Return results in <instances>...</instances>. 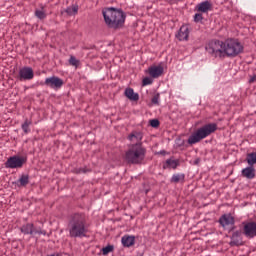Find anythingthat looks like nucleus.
Masks as SVG:
<instances>
[{
  "label": "nucleus",
  "mask_w": 256,
  "mask_h": 256,
  "mask_svg": "<svg viewBox=\"0 0 256 256\" xmlns=\"http://www.w3.org/2000/svg\"><path fill=\"white\" fill-rule=\"evenodd\" d=\"M206 51L212 57H237L243 51V44L238 39L228 38L225 41L213 40L206 46Z\"/></svg>",
  "instance_id": "nucleus-1"
},
{
  "label": "nucleus",
  "mask_w": 256,
  "mask_h": 256,
  "mask_svg": "<svg viewBox=\"0 0 256 256\" xmlns=\"http://www.w3.org/2000/svg\"><path fill=\"white\" fill-rule=\"evenodd\" d=\"M66 231L71 239H83L89 233V224H87V216L84 213H73L68 217Z\"/></svg>",
  "instance_id": "nucleus-2"
},
{
  "label": "nucleus",
  "mask_w": 256,
  "mask_h": 256,
  "mask_svg": "<svg viewBox=\"0 0 256 256\" xmlns=\"http://www.w3.org/2000/svg\"><path fill=\"white\" fill-rule=\"evenodd\" d=\"M147 149L143 147V143H135L129 146L125 152L124 159L128 165H141L145 161Z\"/></svg>",
  "instance_id": "nucleus-3"
},
{
  "label": "nucleus",
  "mask_w": 256,
  "mask_h": 256,
  "mask_svg": "<svg viewBox=\"0 0 256 256\" xmlns=\"http://www.w3.org/2000/svg\"><path fill=\"white\" fill-rule=\"evenodd\" d=\"M103 17L106 25L111 29H119L125 23V13L123 10L108 8L103 11Z\"/></svg>",
  "instance_id": "nucleus-4"
},
{
  "label": "nucleus",
  "mask_w": 256,
  "mask_h": 256,
  "mask_svg": "<svg viewBox=\"0 0 256 256\" xmlns=\"http://www.w3.org/2000/svg\"><path fill=\"white\" fill-rule=\"evenodd\" d=\"M215 131H217L216 123L205 124L188 138V143L189 145H195V143H199L202 139H206V137H209V135H212Z\"/></svg>",
  "instance_id": "nucleus-5"
},
{
  "label": "nucleus",
  "mask_w": 256,
  "mask_h": 256,
  "mask_svg": "<svg viewBox=\"0 0 256 256\" xmlns=\"http://www.w3.org/2000/svg\"><path fill=\"white\" fill-rule=\"evenodd\" d=\"M25 161L26 160L23 157L12 156L6 161L5 167L7 169H20V167H23V165H25Z\"/></svg>",
  "instance_id": "nucleus-6"
},
{
  "label": "nucleus",
  "mask_w": 256,
  "mask_h": 256,
  "mask_svg": "<svg viewBox=\"0 0 256 256\" xmlns=\"http://www.w3.org/2000/svg\"><path fill=\"white\" fill-rule=\"evenodd\" d=\"M243 234L245 237H248V239H253V237H256V222L255 221H248L243 222Z\"/></svg>",
  "instance_id": "nucleus-7"
},
{
  "label": "nucleus",
  "mask_w": 256,
  "mask_h": 256,
  "mask_svg": "<svg viewBox=\"0 0 256 256\" xmlns=\"http://www.w3.org/2000/svg\"><path fill=\"white\" fill-rule=\"evenodd\" d=\"M34 77L35 73L33 72V68L23 67L19 70L17 79L19 81H31Z\"/></svg>",
  "instance_id": "nucleus-8"
},
{
  "label": "nucleus",
  "mask_w": 256,
  "mask_h": 256,
  "mask_svg": "<svg viewBox=\"0 0 256 256\" xmlns=\"http://www.w3.org/2000/svg\"><path fill=\"white\" fill-rule=\"evenodd\" d=\"M44 85L50 87V89H61V87H63V79L57 76H52L45 79Z\"/></svg>",
  "instance_id": "nucleus-9"
},
{
  "label": "nucleus",
  "mask_w": 256,
  "mask_h": 256,
  "mask_svg": "<svg viewBox=\"0 0 256 256\" xmlns=\"http://www.w3.org/2000/svg\"><path fill=\"white\" fill-rule=\"evenodd\" d=\"M218 222L221 225V227H223L224 229H227V227H234L235 226V217H233V215H231V213L223 214L219 218Z\"/></svg>",
  "instance_id": "nucleus-10"
},
{
  "label": "nucleus",
  "mask_w": 256,
  "mask_h": 256,
  "mask_svg": "<svg viewBox=\"0 0 256 256\" xmlns=\"http://www.w3.org/2000/svg\"><path fill=\"white\" fill-rule=\"evenodd\" d=\"M178 41H187L189 39V25H182L176 34Z\"/></svg>",
  "instance_id": "nucleus-11"
},
{
  "label": "nucleus",
  "mask_w": 256,
  "mask_h": 256,
  "mask_svg": "<svg viewBox=\"0 0 256 256\" xmlns=\"http://www.w3.org/2000/svg\"><path fill=\"white\" fill-rule=\"evenodd\" d=\"M211 9H213V4H211V1L209 0L201 2L197 5V11L200 13H209Z\"/></svg>",
  "instance_id": "nucleus-12"
},
{
  "label": "nucleus",
  "mask_w": 256,
  "mask_h": 256,
  "mask_svg": "<svg viewBox=\"0 0 256 256\" xmlns=\"http://www.w3.org/2000/svg\"><path fill=\"white\" fill-rule=\"evenodd\" d=\"M242 177H245V179H255L256 171L255 167L248 166L241 171Z\"/></svg>",
  "instance_id": "nucleus-13"
},
{
  "label": "nucleus",
  "mask_w": 256,
  "mask_h": 256,
  "mask_svg": "<svg viewBox=\"0 0 256 256\" xmlns=\"http://www.w3.org/2000/svg\"><path fill=\"white\" fill-rule=\"evenodd\" d=\"M148 73L153 79H157L163 75V66H152L148 69Z\"/></svg>",
  "instance_id": "nucleus-14"
},
{
  "label": "nucleus",
  "mask_w": 256,
  "mask_h": 256,
  "mask_svg": "<svg viewBox=\"0 0 256 256\" xmlns=\"http://www.w3.org/2000/svg\"><path fill=\"white\" fill-rule=\"evenodd\" d=\"M123 247H133L135 245V236L124 235L121 238Z\"/></svg>",
  "instance_id": "nucleus-15"
},
{
  "label": "nucleus",
  "mask_w": 256,
  "mask_h": 256,
  "mask_svg": "<svg viewBox=\"0 0 256 256\" xmlns=\"http://www.w3.org/2000/svg\"><path fill=\"white\" fill-rule=\"evenodd\" d=\"M124 95L130 101H137L139 99V93H135L133 88H126L124 91Z\"/></svg>",
  "instance_id": "nucleus-16"
},
{
  "label": "nucleus",
  "mask_w": 256,
  "mask_h": 256,
  "mask_svg": "<svg viewBox=\"0 0 256 256\" xmlns=\"http://www.w3.org/2000/svg\"><path fill=\"white\" fill-rule=\"evenodd\" d=\"M178 165H179V160H177V159L175 160L173 158H169L163 164V169H177Z\"/></svg>",
  "instance_id": "nucleus-17"
},
{
  "label": "nucleus",
  "mask_w": 256,
  "mask_h": 256,
  "mask_svg": "<svg viewBox=\"0 0 256 256\" xmlns=\"http://www.w3.org/2000/svg\"><path fill=\"white\" fill-rule=\"evenodd\" d=\"M21 232L24 235H34L35 225H33L32 223L25 224L21 227Z\"/></svg>",
  "instance_id": "nucleus-18"
},
{
  "label": "nucleus",
  "mask_w": 256,
  "mask_h": 256,
  "mask_svg": "<svg viewBox=\"0 0 256 256\" xmlns=\"http://www.w3.org/2000/svg\"><path fill=\"white\" fill-rule=\"evenodd\" d=\"M129 141L132 142H136V143H142L141 141H143V133L141 132H132L129 136H128Z\"/></svg>",
  "instance_id": "nucleus-19"
},
{
  "label": "nucleus",
  "mask_w": 256,
  "mask_h": 256,
  "mask_svg": "<svg viewBox=\"0 0 256 256\" xmlns=\"http://www.w3.org/2000/svg\"><path fill=\"white\" fill-rule=\"evenodd\" d=\"M246 161L250 167L256 165V152L248 153L246 156Z\"/></svg>",
  "instance_id": "nucleus-20"
},
{
  "label": "nucleus",
  "mask_w": 256,
  "mask_h": 256,
  "mask_svg": "<svg viewBox=\"0 0 256 256\" xmlns=\"http://www.w3.org/2000/svg\"><path fill=\"white\" fill-rule=\"evenodd\" d=\"M26 185H29V175H22L18 179V186L19 187H26Z\"/></svg>",
  "instance_id": "nucleus-21"
},
{
  "label": "nucleus",
  "mask_w": 256,
  "mask_h": 256,
  "mask_svg": "<svg viewBox=\"0 0 256 256\" xmlns=\"http://www.w3.org/2000/svg\"><path fill=\"white\" fill-rule=\"evenodd\" d=\"M79 11V6L77 5H73V6H69L65 9V13H67V15H77Z\"/></svg>",
  "instance_id": "nucleus-22"
},
{
  "label": "nucleus",
  "mask_w": 256,
  "mask_h": 256,
  "mask_svg": "<svg viewBox=\"0 0 256 256\" xmlns=\"http://www.w3.org/2000/svg\"><path fill=\"white\" fill-rule=\"evenodd\" d=\"M172 183H179V181H185V174H174L171 178Z\"/></svg>",
  "instance_id": "nucleus-23"
},
{
  "label": "nucleus",
  "mask_w": 256,
  "mask_h": 256,
  "mask_svg": "<svg viewBox=\"0 0 256 256\" xmlns=\"http://www.w3.org/2000/svg\"><path fill=\"white\" fill-rule=\"evenodd\" d=\"M31 125V121H29L28 119H26L24 121V123L21 125V129L24 131V133H29L31 131V129H29Z\"/></svg>",
  "instance_id": "nucleus-24"
},
{
  "label": "nucleus",
  "mask_w": 256,
  "mask_h": 256,
  "mask_svg": "<svg viewBox=\"0 0 256 256\" xmlns=\"http://www.w3.org/2000/svg\"><path fill=\"white\" fill-rule=\"evenodd\" d=\"M35 15L38 19H45L47 17V14L45 13V10H43V7L41 10H36Z\"/></svg>",
  "instance_id": "nucleus-25"
},
{
  "label": "nucleus",
  "mask_w": 256,
  "mask_h": 256,
  "mask_svg": "<svg viewBox=\"0 0 256 256\" xmlns=\"http://www.w3.org/2000/svg\"><path fill=\"white\" fill-rule=\"evenodd\" d=\"M69 64L72 65V67H79V60H77L75 56H71L69 59Z\"/></svg>",
  "instance_id": "nucleus-26"
},
{
  "label": "nucleus",
  "mask_w": 256,
  "mask_h": 256,
  "mask_svg": "<svg viewBox=\"0 0 256 256\" xmlns=\"http://www.w3.org/2000/svg\"><path fill=\"white\" fill-rule=\"evenodd\" d=\"M159 99H161V94L156 93L154 94V96L151 99V103H153V105H159Z\"/></svg>",
  "instance_id": "nucleus-27"
},
{
  "label": "nucleus",
  "mask_w": 256,
  "mask_h": 256,
  "mask_svg": "<svg viewBox=\"0 0 256 256\" xmlns=\"http://www.w3.org/2000/svg\"><path fill=\"white\" fill-rule=\"evenodd\" d=\"M111 251H113V246H111V245H108L102 249L103 255H109V253H111Z\"/></svg>",
  "instance_id": "nucleus-28"
},
{
  "label": "nucleus",
  "mask_w": 256,
  "mask_h": 256,
  "mask_svg": "<svg viewBox=\"0 0 256 256\" xmlns=\"http://www.w3.org/2000/svg\"><path fill=\"white\" fill-rule=\"evenodd\" d=\"M153 84V79L146 77L143 79L142 81V85L143 87L147 86V85H152Z\"/></svg>",
  "instance_id": "nucleus-29"
},
{
  "label": "nucleus",
  "mask_w": 256,
  "mask_h": 256,
  "mask_svg": "<svg viewBox=\"0 0 256 256\" xmlns=\"http://www.w3.org/2000/svg\"><path fill=\"white\" fill-rule=\"evenodd\" d=\"M194 21H195V23H199L200 21H203V14H201V13L195 14Z\"/></svg>",
  "instance_id": "nucleus-30"
},
{
  "label": "nucleus",
  "mask_w": 256,
  "mask_h": 256,
  "mask_svg": "<svg viewBox=\"0 0 256 256\" xmlns=\"http://www.w3.org/2000/svg\"><path fill=\"white\" fill-rule=\"evenodd\" d=\"M34 235H47V231L34 228Z\"/></svg>",
  "instance_id": "nucleus-31"
},
{
  "label": "nucleus",
  "mask_w": 256,
  "mask_h": 256,
  "mask_svg": "<svg viewBox=\"0 0 256 256\" xmlns=\"http://www.w3.org/2000/svg\"><path fill=\"white\" fill-rule=\"evenodd\" d=\"M150 125H151V127H154V128L159 127V120H157V119L150 120Z\"/></svg>",
  "instance_id": "nucleus-32"
},
{
  "label": "nucleus",
  "mask_w": 256,
  "mask_h": 256,
  "mask_svg": "<svg viewBox=\"0 0 256 256\" xmlns=\"http://www.w3.org/2000/svg\"><path fill=\"white\" fill-rule=\"evenodd\" d=\"M237 237H241V232H240V231H235V232L232 234V239H236Z\"/></svg>",
  "instance_id": "nucleus-33"
},
{
  "label": "nucleus",
  "mask_w": 256,
  "mask_h": 256,
  "mask_svg": "<svg viewBox=\"0 0 256 256\" xmlns=\"http://www.w3.org/2000/svg\"><path fill=\"white\" fill-rule=\"evenodd\" d=\"M255 81H256V74H253L252 76H250L249 83H255Z\"/></svg>",
  "instance_id": "nucleus-34"
},
{
  "label": "nucleus",
  "mask_w": 256,
  "mask_h": 256,
  "mask_svg": "<svg viewBox=\"0 0 256 256\" xmlns=\"http://www.w3.org/2000/svg\"><path fill=\"white\" fill-rule=\"evenodd\" d=\"M156 155H167V151L161 150V151L157 152Z\"/></svg>",
  "instance_id": "nucleus-35"
},
{
  "label": "nucleus",
  "mask_w": 256,
  "mask_h": 256,
  "mask_svg": "<svg viewBox=\"0 0 256 256\" xmlns=\"http://www.w3.org/2000/svg\"><path fill=\"white\" fill-rule=\"evenodd\" d=\"M76 173H87V170H85L84 168H80L76 171Z\"/></svg>",
  "instance_id": "nucleus-36"
},
{
  "label": "nucleus",
  "mask_w": 256,
  "mask_h": 256,
  "mask_svg": "<svg viewBox=\"0 0 256 256\" xmlns=\"http://www.w3.org/2000/svg\"><path fill=\"white\" fill-rule=\"evenodd\" d=\"M199 163H201V158H197V159L194 161V165H199Z\"/></svg>",
  "instance_id": "nucleus-37"
},
{
  "label": "nucleus",
  "mask_w": 256,
  "mask_h": 256,
  "mask_svg": "<svg viewBox=\"0 0 256 256\" xmlns=\"http://www.w3.org/2000/svg\"><path fill=\"white\" fill-rule=\"evenodd\" d=\"M230 245H237V241H235V240L231 241Z\"/></svg>",
  "instance_id": "nucleus-38"
},
{
  "label": "nucleus",
  "mask_w": 256,
  "mask_h": 256,
  "mask_svg": "<svg viewBox=\"0 0 256 256\" xmlns=\"http://www.w3.org/2000/svg\"><path fill=\"white\" fill-rule=\"evenodd\" d=\"M179 0H170V3H177Z\"/></svg>",
  "instance_id": "nucleus-39"
},
{
  "label": "nucleus",
  "mask_w": 256,
  "mask_h": 256,
  "mask_svg": "<svg viewBox=\"0 0 256 256\" xmlns=\"http://www.w3.org/2000/svg\"><path fill=\"white\" fill-rule=\"evenodd\" d=\"M48 256H59V255H57V254H51V255H48Z\"/></svg>",
  "instance_id": "nucleus-40"
}]
</instances>
